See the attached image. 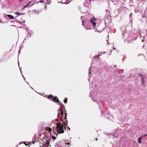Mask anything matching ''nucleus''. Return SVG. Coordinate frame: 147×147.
Here are the masks:
<instances>
[{"instance_id":"dca6fc26","label":"nucleus","mask_w":147,"mask_h":147,"mask_svg":"<svg viewBox=\"0 0 147 147\" xmlns=\"http://www.w3.org/2000/svg\"><path fill=\"white\" fill-rule=\"evenodd\" d=\"M63 125V127H64V129H66V126H64Z\"/></svg>"},{"instance_id":"9d476101","label":"nucleus","mask_w":147,"mask_h":147,"mask_svg":"<svg viewBox=\"0 0 147 147\" xmlns=\"http://www.w3.org/2000/svg\"><path fill=\"white\" fill-rule=\"evenodd\" d=\"M67 98H65V99L63 100L64 102L66 103L67 102Z\"/></svg>"},{"instance_id":"bb28decb","label":"nucleus","mask_w":147,"mask_h":147,"mask_svg":"<svg viewBox=\"0 0 147 147\" xmlns=\"http://www.w3.org/2000/svg\"><path fill=\"white\" fill-rule=\"evenodd\" d=\"M55 120L56 121H58V119H55Z\"/></svg>"},{"instance_id":"c756f323","label":"nucleus","mask_w":147,"mask_h":147,"mask_svg":"<svg viewBox=\"0 0 147 147\" xmlns=\"http://www.w3.org/2000/svg\"><path fill=\"white\" fill-rule=\"evenodd\" d=\"M34 143H35V142H33V144H34Z\"/></svg>"},{"instance_id":"4be33fe9","label":"nucleus","mask_w":147,"mask_h":147,"mask_svg":"<svg viewBox=\"0 0 147 147\" xmlns=\"http://www.w3.org/2000/svg\"><path fill=\"white\" fill-rule=\"evenodd\" d=\"M95 139H96V141H97V140H98V138H96Z\"/></svg>"},{"instance_id":"cd10ccee","label":"nucleus","mask_w":147,"mask_h":147,"mask_svg":"<svg viewBox=\"0 0 147 147\" xmlns=\"http://www.w3.org/2000/svg\"><path fill=\"white\" fill-rule=\"evenodd\" d=\"M62 117H60V119H61V118Z\"/></svg>"},{"instance_id":"0eeeda50","label":"nucleus","mask_w":147,"mask_h":147,"mask_svg":"<svg viewBox=\"0 0 147 147\" xmlns=\"http://www.w3.org/2000/svg\"><path fill=\"white\" fill-rule=\"evenodd\" d=\"M7 16L11 19H13L14 18V16L11 15H7Z\"/></svg>"},{"instance_id":"f257e3e1","label":"nucleus","mask_w":147,"mask_h":147,"mask_svg":"<svg viewBox=\"0 0 147 147\" xmlns=\"http://www.w3.org/2000/svg\"><path fill=\"white\" fill-rule=\"evenodd\" d=\"M60 122L57 123L56 127V129L57 132L59 133L63 134L64 132V129H63V126L62 123Z\"/></svg>"},{"instance_id":"423d86ee","label":"nucleus","mask_w":147,"mask_h":147,"mask_svg":"<svg viewBox=\"0 0 147 147\" xmlns=\"http://www.w3.org/2000/svg\"><path fill=\"white\" fill-rule=\"evenodd\" d=\"M139 76L141 78L142 80H144V79L146 78V74H140L139 75Z\"/></svg>"},{"instance_id":"f8f14e48","label":"nucleus","mask_w":147,"mask_h":147,"mask_svg":"<svg viewBox=\"0 0 147 147\" xmlns=\"http://www.w3.org/2000/svg\"><path fill=\"white\" fill-rule=\"evenodd\" d=\"M144 80H142V84L143 85H144Z\"/></svg>"},{"instance_id":"9b49d317","label":"nucleus","mask_w":147,"mask_h":147,"mask_svg":"<svg viewBox=\"0 0 147 147\" xmlns=\"http://www.w3.org/2000/svg\"><path fill=\"white\" fill-rule=\"evenodd\" d=\"M29 3H28V4H27L26 5L24 6V8H25L26 7H29Z\"/></svg>"},{"instance_id":"6ab92c4d","label":"nucleus","mask_w":147,"mask_h":147,"mask_svg":"<svg viewBox=\"0 0 147 147\" xmlns=\"http://www.w3.org/2000/svg\"><path fill=\"white\" fill-rule=\"evenodd\" d=\"M132 13H130V15H129V16H132Z\"/></svg>"},{"instance_id":"2eb2a0df","label":"nucleus","mask_w":147,"mask_h":147,"mask_svg":"<svg viewBox=\"0 0 147 147\" xmlns=\"http://www.w3.org/2000/svg\"><path fill=\"white\" fill-rule=\"evenodd\" d=\"M39 2L40 3H43V1L42 0H40L39 1Z\"/></svg>"},{"instance_id":"aec40b11","label":"nucleus","mask_w":147,"mask_h":147,"mask_svg":"<svg viewBox=\"0 0 147 147\" xmlns=\"http://www.w3.org/2000/svg\"><path fill=\"white\" fill-rule=\"evenodd\" d=\"M146 136H147V134H146V135H144V137H145Z\"/></svg>"},{"instance_id":"c85d7f7f","label":"nucleus","mask_w":147,"mask_h":147,"mask_svg":"<svg viewBox=\"0 0 147 147\" xmlns=\"http://www.w3.org/2000/svg\"><path fill=\"white\" fill-rule=\"evenodd\" d=\"M113 49H115V48H113Z\"/></svg>"},{"instance_id":"f03ea898","label":"nucleus","mask_w":147,"mask_h":147,"mask_svg":"<svg viewBox=\"0 0 147 147\" xmlns=\"http://www.w3.org/2000/svg\"><path fill=\"white\" fill-rule=\"evenodd\" d=\"M48 98L53 101L56 103H59V102L58 98L57 96H54L52 95H49L48 96Z\"/></svg>"},{"instance_id":"b1692460","label":"nucleus","mask_w":147,"mask_h":147,"mask_svg":"<svg viewBox=\"0 0 147 147\" xmlns=\"http://www.w3.org/2000/svg\"><path fill=\"white\" fill-rule=\"evenodd\" d=\"M49 144V142H47V144Z\"/></svg>"},{"instance_id":"7c9ffc66","label":"nucleus","mask_w":147,"mask_h":147,"mask_svg":"<svg viewBox=\"0 0 147 147\" xmlns=\"http://www.w3.org/2000/svg\"><path fill=\"white\" fill-rule=\"evenodd\" d=\"M89 73H90V71H89Z\"/></svg>"},{"instance_id":"39448f33","label":"nucleus","mask_w":147,"mask_h":147,"mask_svg":"<svg viewBox=\"0 0 147 147\" xmlns=\"http://www.w3.org/2000/svg\"><path fill=\"white\" fill-rule=\"evenodd\" d=\"M95 21H96V20L94 17L93 18L90 19V22L93 24V25L94 26H95L96 24L95 22Z\"/></svg>"},{"instance_id":"4468645a","label":"nucleus","mask_w":147,"mask_h":147,"mask_svg":"<svg viewBox=\"0 0 147 147\" xmlns=\"http://www.w3.org/2000/svg\"><path fill=\"white\" fill-rule=\"evenodd\" d=\"M52 138L53 139H54V140H55L56 139V138L54 136H53L52 137Z\"/></svg>"},{"instance_id":"a878e982","label":"nucleus","mask_w":147,"mask_h":147,"mask_svg":"<svg viewBox=\"0 0 147 147\" xmlns=\"http://www.w3.org/2000/svg\"><path fill=\"white\" fill-rule=\"evenodd\" d=\"M41 11V10H40L39 11H38V12L40 13Z\"/></svg>"},{"instance_id":"412c9836","label":"nucleus","mask_w":147,"mask_h":147,"mask_svg":"<svg viewBox=\"0 0 147 147\" xmlns=\"http://www.w3.org/2000/svg\"><path fill=\"white\" fill-rule=\"evenodd\" d=\"M142 42H144V40H142Z\"/></svg>"},{"instance_id":"7ed1b4c3","label":"nucleus","mask_w":147,"mask_h":147,"mask_svg":"<svg viewBox=\"0 0 147 147\" xmlns=\"http://www.w3.org/2000/svg\"><path fill=\"white\" fill-rule=\"evenodd\" d=\"M65 116L64 117V119H66V120L65 122H63V119H61V120L62 121V123L63 124V125L64 126H66L67 125V123H68V122L67 121V115L66 112V111H65Z\"/></svg>"},{"instance_id":"f3484780","label":"nucleus","mask_w":147,"mask_h":147,"mask_svg":"<svg viewBox=\"0 0 147 147\" xmlns=\"http://www.w3.org/2000/svg\"><path fill=\"white\" fill-rule=\"evenodd\" d=\"M67 126L68 127V128L69 129V131L70 130V128L69 127H68V126Z\"/></svg>"},{"instance_id":"1a4fd4ad","label":"nucleus","mask_w":147,"mask_h":147,"mask_svg":"<svg viewBox=\"0 0 147 147\" xmlns=\"http://www.w3.org/2000/svg\"><path fill=\"white\" fill-rule=\"evenodd\" d=\"M142 137H140L138 138V141L139 144H141L142 143L141 139Z\"/></svg>"},{"instance_id":"a211bd4d","label":"nucleus","mask_w":147,"mask_h":147,"mask_svg":"<svg viewBox=\"0 0 147 147\" xmlns=\"http://www.w3.org/2000/svg\"><path fill=\"white\" fill-rule=\"evenodd\" d=\"M82 25H83L84 21H82Z\"/></svg>"},{"instance_id":"6e6552de","label":"nucleus","mask_w":147,"mask_h":147,"mask_svg":"<svg viewBox=\"0 0 147 147\" xmlns=\"http://www.w3.org/2000/svg\"><path fill=\"white\" fill-rule=\"evenodd\" d=\"M45 128L47 130L49 131V132H50V133H51V131H52V129L51 128L46 127Z\"/></svg>"},{"instance_id":"393cba45","label":"nucleus","mask_w":147,"mask_h":147,"mask_svg":"<svg viewBox=\"0 0 147 147\" xmlns=\"http://www.w3.org/2000/svg\"><path fill=\"white\" fill-rule=\"evenodd\" d=\"M34 12H36V10H34Z\"/></svg>"},{"instance_id":"20e7f679","label":"nucleus","mask_w":147,"mask_h":147,"mask_svg":"<svg viewBox=\"0 0 147 147\" xmlns=\"http://www.w3.org/2000/svg\"><path fill=\"white\" fill-rule=\"evenodd\" d=\"M58 104L59 105H61V108L60 109V112L59 113H58V117H59L61 115H62V117L63 116V106L60 103H59Z\"/></svg>"},{"instance_id":"ddd939ff","label":"nucleus","mask_w":147,"mask_h":147,"mask_svg":"<svg viewBox=\"0 0 147 147\" xmlns=\"http://www.w3.org/2000/svg\"><path fill=\"white\" fill-rule=\"evenodd\" d=\"M16 14L18 15H20L21 14L20 13H18V12H16Z\"/></svg>"},{"instance_id":"5701e85b","label":"nucleus","mask_w":147,"mask_h":147,"mask_svg":"<svg viewBox=\"0 0 147 147\" xmlns=\"http://www.w3.org/2000/svg\"><path fill=\"white\" fill-rule=\"evenodd\" d=\"M69 144V142H68V143H67L66 144L68 145V144Z\"/></svg>"}]
</instances>
